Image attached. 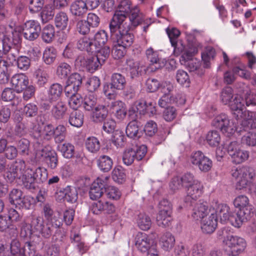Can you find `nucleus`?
Returning <instances> with one entry per match:
<instances>
[{
    "label": "nucleus",
    "mask_w": 256,
    "mask_h": 256,
    "mask_svg": "<svg viewBox=\"0 0 256 256\" xmlns=\"http://www.w3.org/2000/svg\"><path fill=\"white\" fill-rule=\"evenodd\" d=\"M124 19V16L116 14L110 22L109 28L110 40L112 42L127 48L132 44L134 40V34L130 31L136 27Z\"/></svg>",
    "instance_id": "obj_1"
},
{
    "label": "nucleus",
    "mask_w": 256,
    "mask_h": 256,
    "mask_svg": "<svg viewBox=\"0 0 256 256\" xmlns=\"http://www.w3.org/2000/svg\"><path fill=\"white\" fill-rule=\"evenodd\" d=\"M219 237L223 238V242L228 247L230 256H238L242 253L246 246V240L242 238L230 233L228 228H224L218 232Z\"/></svg>",
    "instance_id": "obj_2"
},
{
    "label": "nucleus",
    "mask_w": 256,
    "mask_h": 256,
    "mask_svg": "<svg viewBox=\"0 0 256 256\" xmlns=\"http://www.w3.org/2000/svg\"><path fill=\"white\" fill-rule=\"evenodd\" d=\"M118 10L116 11L112 17L116 14L125 17L124 21L130 22L134 27L137 26L144 20V16L140 12L137 6L134 8L130 0H122L118 6Z\"/></svg>",
    "instance_id": "obj_3"
},
{
    "label": "nucleus",
    "mask_w": 256,
    "mask_h": 256,
    "mask_svg": "<svg viewBox=\"0 0 256 256\" xmlns=\"http://www.w3.org/2000/svg\"><path fill=\"white\" fill-rule=\"evenodd\" d=\"M2 34V52L4 54L6 55V59L0 60V62H4L5 65L12 68L14 64L16 63L18 57L19 56H18V50L15 46H13V44L16 45L19 43L20 39L19 34L16 32L12 33L13 37L14 38H13L12 42L9 37L3 33Z\"/></svg>",
    "instance_id": "obj_4"
},
{
    "label": "nucleus",
    "mask_w": 256,
    "mask_h": 256,
    "mask_svg": "<svg viewBox=\"0 0 256 256\" xmlns=\"http://www.w3.org/2000/svg\"><path fill=\"white\" fill-rule=\"evenodd\" d=\"M255 175V170L252 167L245 166L237 168L232 174L237 178L236 188L242 190L246 188Z\"/></svg>",
    "instance_id": "obj_5"
},
{
    "label": "nucleus",
    "mask_w": 256,
    "mask_h": 256,
    "mask_svg": "<svg viewBox=\"0 0 256 256\" xmlns=\"http://www.w3.org/2000/svg\"><path fill=\"white\" fill-rule=\"evenodd\" d=\"M54 128L52 124H46L44 125L43 132L39 124L32 126L31 136L39 144H42L44 140H50L54 138Z\"/></svg>",
    "instance_id": "obj_6"
},
{
    "label": "nucleus",
    "mask_w": 256,
    "mask_h": 256,
    "mask_svg": "<svg viewBox=\"0 0 256 256\" xmlns=\"http://www.w3.org/2000/svg\"><path fill=\"white\" fill-rule=\"evenodd\" d=\"M22 34L24 38L29 41L37 39L42 30L40 22L36 20H26L22 26Z\"/></svg>",
    "instance_id": "obj_7"
},
{
    "label": "nucleus",
    "mask_w": 256,
    "mask_h": 256,
    "mask_svg": "<svg viewBox=\"0 0 256 256\" xmlns=\"http://www.w3.org/2000/svg\"><path fill=\"white\" fill-rule=\"evenodd\" d=\"M30 226L34 232L40 234L44 238H49L53 232L51 224L44 223L43 218L40 216H32Z\"/></svg>",
    "instance_id": "obj_8"
},
{
    "label": "nucleus",
    "mask_w": 256,
    "mask_h": 256,
    "mask_svg": "<svg viewBox=\"0 0 256 256\" xmlns=\"http://www.w3.org/2000/svg\"><path fill=\"white\" fill-rule=\"evenodd\" d=\"M191 163L203 172H208L212 166V160L201 151L192 152L190 158Z\"/></svg>",
    "instance_id": "obj_9"
},
{
    "label": "nucleus",
    "mask_w": 256,
    "mask_h": 256,
    "mask_svg": "<svg viewBox=\"0 0 256 256\" xmlns=\"http://www.w3.org/2000/svg\"><path fill=\"white\" fill-rule=\"evenodd\" d=\"M245 99L244 100L240 96L236 95L233 100H231L229 106L232 112V114L235 118L240 124L242 120L245 118V113L250 112L249 110H244V108Z\"/></svg>",
    "instance_id": "obj_10"
},
{
    "label": "nucleus",
    "mask_w": 256,
    "mask_h": 256,
    "mask_svg": "<svg viewBox=\"0 0 256 256\" xmlns=\"http://www.w3.org/2000/svg\"><path fill=\"white\" fill-rule=\"evenodd\" d=\"M108 177L98 178L92 184L89 190V196L92 200H97L100 198L104 192V188L106 186V181Z\"/></svg>",
    "instance_id": "obj_11"
},
{
    "label": "nucleus",
    "mask_w": 256,
    "mask_h": 256,
    "mask_svg": "<svg viewBox=\"0 0 256 256\" xmlns=\"http://www.w3.org/2000/svg\"><path fill=\"white\" fill-rule=\"evenodd\" d=\"M245 118L236 128L238 132L256 129V112L250 111L245 113Z\"/></svg>",
    "instance_id": "obj_12"
},
{
    "label": "nucleus",
    "mask_w": 256,
    "mask_h": 256,
    "mask_svg": "<svg viewBox=\"0 0 256 256\" xmlns=\"http://www.w3.org/2000/svg\"><path fill=\"white\" fill-rule=\"evenodd\" d=\"M251 214L250 210H245L244 212L238 210L236 212H232L228 222L234 227L240 228L244 222H246L251 218Z\"/></svg>",
    "instance_id": "obj_13"
},
{
    "label": "nucleus",
    "mask_w": 256,
    "mask_h": 256,
    "mask_svg": "<svg viewBox=\"0 0 256 256\" xmlns=\"http://www.w3.org/2000/svg\"><path fill=\"white\" fill-rule=\"evenodd\" d=\"M90 209L92 212L95 214H111L115 212L114 206L108 201L98 200L92 204Z\"/></svg>",
    "instance_id": "obj_14"
},
{
    "label": "nucleus",
    "mask_w": 256,
    "mask_h": 256,
    "mask_svg": "<svg viewBox=\"0 0 256 256\" xmlns=\"http://www.w3.org/2000/svg\"><path fill=\"white\" fill-rule=\"evenodd\" d=\"M202 186L198 182L186 188L187 195L184 198L186 203H190V205L192 204V203L197 198L202 195Z\"/></svg>",
    "instance_id": "obj_15"
},
{
    "label": "nucleus",
    "mask_w": 256,
    "mask_h": 256,
    "mask_svg": "<svg viewBox=\"0 0 256 256\" xmlns=\"http://www.w3.org/2000/svg\"><path fill=\"white\" fill-rule=\"evenodd\" d=\"M146 55L152 70H156L164 66L165 62L160 58L158 52L154 50L152 48L146 50Z\"/></svg>",
    "instance_id": "obj_16"
},
{
    "label": "nucleus",
    "mask_w": 256,
    "mask_h": 256,
    "mask_svg": "<svg viewBox=\"0 0 256 256\" xmlns=\"http://www.w3.org/2000/svg\"><path fill=\"white\" fill-rule=\"evenodd\" d=\"M41 156L52 170L55 169L58 164V158L56 152L50 147H45L41 151Z\"/></svg>",
    "instance_id": "obj_17"
},
{
    "label": "nucleus",
    "mask_w": 256,
    "mask_h": 256,
    "mask_svg": "<svg viewBox=\"0 0 256 256\" xmlns=\"http://www.w3.org/2000/svg\"><path fill=\"white\" fill-rule=\"evenodd\" d=\"M126 64L129 68L130 78H136L146 72L144 66L140 62L134 61L132 59H128Z\"/></svg>",
    "instance_id": "obj_18"
},
{
    "label": "nucleus",
    "mask_w": 256,
    "mask_h": 256,
    "mask_svg": "<svg viewBox=\"0 0 256 256\" xmlns=\"http://www.w3.org/2000/svg\"><path fill=\"white\" fill-rule=\"evenodd\" d=\"M87 11L88 7L84 0H75L70 6V13L75 18H82Z\"/></svg>",
    "instance_id": "obj_19"
},
{
    "label": "nucleus",
    "mask_w": 256,
    "mask_h": 256,
    "mask_svg": "<svg viewBox=\"0 0 256 256\" xmlns=\"http://www.w3.org/2000/svg\"><path fill=\"white\" fill-rule=\"evenodd\" d=\"M11 84L16 91L21 92L29 84L28 77L24 74H18L13 76L11 78Z\"/></svg>",
    "instance_id": "obj_20"
},
{
    "label": "nucleus",
    "mask_w": 256,
    "mask_h": 256,
    "mask_svg": "<svg viewBox=\"0 0 256 256\" xmlns=\"http://www.w3.org/2000/svg\"><path fill=\"white\" fill-rule=\"evenodd\" d=\"M152 240L144 233H139L136 237L135 245L142 252H146L152 246Z\"/></svg>",
    "instance_id": "obj_21"
},
{
    "label": "nucleus",
    "mask_w": 256,
    "mask_h": 256,
    "mask_svg": "<svg viewBox=\"0 0 256 256\" xmlns=\"http://www.w3.org/2000/svg\"><path fill=\"white\" fill-rule=\"evenodd\" d=\"M217 224L218 220L216 215L214 213L212 214L208 217L202 220L201 228L204 233L211 234L214 231Z\"/></svg>",
    "instance_id": "obj_22"
},
{
    "label": "nucleus",
    "mask_w": 256,
    "mask_h": 256,
    "mask_svg": "<svg viewBox=\"0 0 256 256\" xmlns=\"http://www.w3.org/2000/svg\"><path fill=\"white\" fill-rule=\"evenodd\" d=\"M216 216L219 218L222 223L226 224L228 221V219L232 213L229 206L225 204H216Z\"/></svg>",
    "instance_id": "obj_23"
},
{
    "label": "nucleus",
    "mask_w": 256,
    "mask_h": 256,
    "mask_svg": "<svg viewBox=\"0 0 256 256\" xmlns=\"http://www.w3.org/2000/svg\"><path fill=\"white\" fill-rule=\"evenodd\" d=\"M110 110L114 113L116 117L120 120H123L127 114V110L125 104L120 100L112 102L109 105Z\"/></svg>",
    "instance_id": "obj_24"
},
{
    "label": "nucleus",
    "mask_w": 256,
    "mask_h": 256,
    "mask_svg": "<svg viewBox=\"0 0 256 256\" xmlns=\"http://www.w3.org/2000/svg\"><path fill=\"white\" fill-rule=\"evenodd\" d=\"M62 91L63 86L60 84H53L48 90L46 100L51 104L56 102L60 98Z\"/></svg>",
    "instance_id": "obj_25"
},
{
    "label": "nucleus",
    "mask_w": 256,
    "mask_h": 256,
    "mask_svg": "<svg viewBox=\"0 0 256 256\" xmlns=\"http://www.w3.org/2000/svg\"><path fill=\"white\" fill-rule=\"evenodd\" d=\"M80 62L81 66L85 67L90 72H93L96 70L102 64L96 56L89 58H80L78 60Z\"/></svg>",
    "instance_id": "obj_26"
},
{
    "label": "nucleus",
    "mask_w": 256,
    "mask_h": 256,
    "mask_svg": "<svg viewBox=\"0 0 256 256\" xmlns=\"http://www.w3.org/2000/svg\"><path fill=\"white\" fill-rule=\"evenodd\" d=\"M212 125L220 129L222 132H228L230 129V120L225 114H220L216 116L212 120Z\"/></svg>",
    "instance_id": "obj_27"
},
{
    "label": "nucleus",
    "mask_w": 256,
    "mask_h": 256,
    "mask_svg": "<svg viewBox=\"0 0 256 256\" xmlns=\"http://www.w3.org/2000/svg\"><path fill=\"white\" fill-rule=\"evenodd\" d=\"M48 70V68L42 65L35 70L36 82L40 86H44L48 82L49 78Z\"/></svg>",
    "instance_id": "obj_28"
},
{
    "label": "nucleus",
    "mask_w": 256,
    "mask_h": 256,
    "mask_svg": "<svg viewBox=\"0 0 256 256\" xmlns=\"http://www.w3.org/2000/svg\"><path fill=\"white\" fill-rule=\"evenodd\" d=\"M126 84L125 76L120 73H114L110 76V85L116 90H122Z\"/></svg>",
    "instance_id": "obj_29"
},
{
    "label": "nucleus",
    "mask_w": 256,
    "mask_h": 256,
    "mask_svg": "<svg viewBox=\"0 0 256 256\" xmlns=\"http://www.w3.org/2000/svg\"><path fill=\"white\" fill-rule=\"evenodd\" d=\"M138 121L133 120L128 124L126 132L127 136L131 138L135 139L140 138L142 134L140 130Z\"/></svg>",
    "instance_id": "obj_30"
},
{
    "label": "nucleus",
    "mask_w": 256,
    "mask_h": 256,
    "mask_svg": "<svg viewBox=\"0 0 256 256\" xmlns=\"http://www.w3.org/2000/svg\"><path fill=\"white\" fill-rule=\"evenodd\" d=\"M68 16L66 12L60 11L56 13L54 16V25L57 28L60 30H66L68 25Z\"/></svg>",
    "instance_id": "obj_31"
},
{
    "label": "nucleus",
    "mask_w": 256,
    "mask_h": 256,
    "mask_svg": "<svg viewBox=\"0 0 256 256\" xmlns=\"http://www.w3.org/2000/svg\"><path fill=\"white\" fill-rule=\"evenodd\" d=\"M108 110L104 105H98L93 110L92 118L95 122H100L104 120L108 116Z\"/></svg>",
    "instance_id": "obj_32"
},
{
    "label": "nucleus",
    "mask_w": 256,
    "mask_h": 256,
    "mask_svg": "<svg viewBox=\"0 0 256 256\" xmlns=\"http://www.w3.org/2000/svg\"><path fill=\"white\" fill-rule=\"evenodd\" d=\"M76 46L80 50L86 51L89 53L93 54L96 52L92 39H90L86 36L82 37L78 40Z\"/></svg>",
    "instance_id": "obj_33"
},
{
    "label": "nucleus",
    "mask_w": 256,
    "mask_h": 256,
    "mask_svg": "<svg viewBox=\"0 0 256 256\" xmlns=\"http://www.w3.org/2000/svg\"><path fill=\"white\" fill-rule=\"evenodd\" d=\"M84 115L80 110H74L70 114L68 122L72 126L81 127L84 124Z\"/></svg>",
    "instance_id": "obj_34"
},
{
    "label": "nucleus",
    "mask_w": 256,
    "mask_h": 256,
    "mask_svg": "<svg viewBox=\"0 0 256 256\" xmlns=\"http://www.w3.org/2000/svg\"><path fill=\"white\" fill-rule=\"evenodd\" d=\"M203 67L205 68H209L210 67V61L216 56V50L214 48L209 46L205 48L201 54Z\"/></svg>",
    "instance_id": "obj_35"
},
{
    "label": "nucleus",
    "mask_w": 256,
    "mask_h": 256,
    "mask_svg": "<svg viewBox=\"0 0 256 256\" xmlns=\"http://www.w3.org/2000/svg\"><path fill=\"white\" fill-rule=\"evenodd\" d=\"M66 104L60 101L53 106L51 110L52 115L56 120H61L66 116Z\"/></svg>",
    "instance_id": "obj_36"
},
{
    "label": "nucleus",
    "mask_w": 256,
    "mask_h": 256,
    "mask_svg": "<svg viewBox=\"0 0 256 256\" xmlns=\"http://www.w3.org/2000/svg\"><path fill=\"white\" fill-rule=\"evenodd\" d=\"M22 181L24 186L26 188L30 190H35L36 186V180L32 175V168H28L25 172V174H23Z\"/></svg>",
    "instance_id": "obj_37"
},
{
    "label": "nucleus",
    "mask_w": 256,
    "mask_h": 256,
    "mask_svg": "<svg viewBox=\"0 0 256 256\" xmlns=\"http://www.w3.org/2000/svg\"><path fill=\"white\" fill-rule=\"evenodd\" d=\"M208 212V207L203 203H197L193 208L192 216L195 220H202Z\"/></svg>",
    "instance_id": "obj_38"
},
{
    "label": "nucleus",
    "mask_w": 256,
    "mask_h": 256,
    "mask_svg": "<svg viewBox=\"0 0 256 256\" xmlns=\"http://www.w3.org/2000/svg\"><path fill=\"white\" fill-rule=\"evenodd\" d=\"M175 238L170 232L164 234L160 238V244L162 248L166 250L169 251L174 246Z\"/></svg>",
    "instance_id": "obj_39"
},
{
    "label": "nucleus",
    "mask_w": 256,
    "mask_h": 256,
    "mask_svg": "<svg viewBox=\"0 0 256 256\" xmlns=\"http://www.w3.org/2000/svg\"><path fill=\"white\" fill-rule=\"evenodd\" d=\"M41 38L46 44L51 43L54 39L55 28L52 24L46 26L41 30Z\"/></svg>",
    "instance_id": "obj_40"
},
{
    "label": "nucleus",
    "mask_w": 256,
    "mask_h": 256,
    "mask_svg": "<svg viewBox=\"0 0 256 256\" xmlns=\"http://www.w3.org/2000/svg\"><path fill=\"white\" fill-rule=\"evenodd\" d=\"M108 40V36L104 30L98 32L94 35L92 42L96 48V51L98 48L106 46L105 44Z\"/></svg>",
    "instance_id": "obj_41"
},
{
    "label": "nucleus",
    "mask_w": 256,
    "mask_h": 256,
    "mask_svg": "<svg viewBox=\"0 0 256 256\" xmlns=\"http://www.w3.org/2000/svg\"><path fill=\"white\" fill-rule=\"evenodd\" d=\"M56 56V50L54 47H46L43 52L42 61L46 65H52L54 62Z\"/></svg>",
    "instance_id": "obj_42"
},
{
    "label": "nucleus",
    "mask_w": 256,
    "mask_h": 256,
    "mask_svg": "<svg viewBox=\"0 0 256 256\" xmlns=\"http://www.w3.org/2000/svg\"><path fill=\"white\" fill-rule=\"evenodd\" d=\"M98 166L102 172H109L113 166V161L111 158L108 156H101L97 161Z\"/></svg>",
    "instance_id": "obj_43"
},
{
    "label": "nucleus",
    "mask_w": 256,
    "mask_h": 256,
    "mask_svg": "<svg viewBox=\"0 0 256 256\" xmlns=\"http://www.w3.org/2000/svg\"><path fill=\"white\" fill-rule=\"evenodd\" d=\"M14 120L16 123V134L20 136H24L28 132V129L24 122L22 121V118L20 114H16Z\"/></svg>",
    "instance_id": "obj_44"
},
{
    "label": "nucleus",
    "mask_w": 256,
    "mask_h": 256,
    "mask_svg": "<svg viewBox=\"0 0 256 256\" xmlns=\"http://www.w3.org/2000/svg\"><path fill=\"white\" fill-rule=\"evenodd\" d=\"M138 226L143 230H149L152 226V221L150 217L145 213H140L136 218Z\"/></svg>",
    "instance_id": "obj_45"
},
{
    "label": "nucleus",
    "mask_w": 256,
    "mask_h": 256,
    "mask_svg": "<svg viewBox=\"0 0 256 256\" xmlns=\"http://www.w3.org/2000/svg\"><path fill=\"white\" fill-rule=\"evenodd\" d=\"M172 214L164 212L159 210L156 218L158 225L162 227L168 226L170 224L172 220L171 218Z\"/></svg>",
    "instance_id": "obj_46"
},
{
    "label": "nucleus",
    "mask_w": 256,
    "mask_h": 256,
    "mask_svg": "<svg viewBox=\"0 0 256 256\" xmlns=\"http://www.w3.org/2000/svg\"><path fill=\"white\" fill-rule=\"evenodd\" d=\"M32 172L37 184L43 183L48 178V171L44 168L38 167L35 170L32 168Z\"/></svg>",
    "instance_id": "obj_47"
},
{
    "label": "nucleus",
    "mask_w": 256,
    "mask_h": 256,
    "mask_svg": "<svg viewBox=\"0 0 256 256\" xmlns=\"http://www.w3.org/2000/svg\"><path fill=\"white\" fill-rule=\"evenodd\" d=\"M86 148L92 153L98 152L100 148L99 140L96 137L91 136L86 138L85 142Z\"/></svg>",
    "instance_id": "obj_48"
},
{
    "label": "nucleus",
    "mask_w": 256,
    "mask_h": 256,
    "mask_svg": "<svg viewBox=\"0 0 256 256\" xmlns=\"http://www.w3.org/2000/svg\"><path fill=\"white\" fill-rule=\"evenodd\" d=\"M234 204L236 208H238V210H242L244 212L245 210H250L248 208L249 200L247 196L244 195H240L234 199Z\"/></svg>",
    "instance_id": "obj_49"
},
{
    "label": "nucleus",
    "mask_w": 256,
    "mask_h": 256,
    "mask_svg": "<svg viewBox=\"0 0 256 256\" xmlns=\"http://www.w3.org/2000/svg\"><path fill=\"white\" fill-rule=\"evenodd\" d=\"M65 200L70 204H74L77 201L78 193L76 189L71 186H67L64 188Z\"/></svg>",
    "instance_id": "obj_50"
},
{
    "label": "nucleus",
    "mask_w": 256,
    "mask_h": 256,
    "mask_svg": "<svg viewBox=\"0 0 256 256\" xmlns=\"http://www.w3.org/2000/svg\"><path fill=\"white\" fill-rule=\"evenodd\" d=\"M11 73V68L5 65L4 62H0V84H5L8 82Z\"/></svg>",
    "instance_id": "obj_51"
},
{
    "label": "nucleus",
    "mask_w": 256,
    "mask_h": 256,
    "mask_svg": "<svg viewBox=\"0 0 256 256\" xmlns=\"http://www.w3.org/2000/svg\"><path fill=\"white\" fill-rule=\"evenodd\" d=\"M112 178L114 182L118 183H123L126 178V174L124 168L121 166L115 167L112 172Z\"/></svg>",
    "instance_id": "obj_52"
},
{
    "label": "nucleus",
    "mask_w": 256,
    "mask_h": 256,
    "mask_svg": "<svg viewBox=\"0 0 256 256\" xmlns=\"http://www.w3.org/2000/svg\"><path fill=\"white\" fill-rule=\"evenodd\" d=\"M54 138L56 143L60 144L62 142L66 134V128L65 126L62 124L58 125L54 128Z\"/></svg>",
    "instance_id": "obj_53"
},
{
    "label": "nucleus",
    "mask_w": 256,
    "mask_h": 256,
    "mask_svg": "<svg viewBox=\"0 0 256 256\" xmlns=\"http://www.w3.org/2000/svg\"><path fill=\"white\" fill-rule=\"evenodd\" d=\"M206 140L210 146H217L220 140L218 132L216 130H211L208 132L206 136Z\"/></svg>",
    "instance_id": "obj_54"
},
{
    "label": "nucleus",
    "mask_w": 256,
    "mask_h": 256,
    "mask_svg": "<svg viewBox=\"0 0 256 256\" xmlns=\"http://www.w3.org/2000/svg\"><path fill=\"white\" fill-rule=\"evenodd\" d=\"M62 155L66 158H72L74 154V146L70 143H64L58 146Z\"/></svg>",
    "instance_id": "obj_55"
},
{
    "label": "nucleus",
    "mask_w": 256,
    "mask_h": 256,
    "mask_svg": "<svg viewBox=\"0 0 256 256\" xmlns=\"http://www.w3.org/2000/svg\"><path fill=\"white\" fill-rule=\"evenodd\" d=\"M97 98L92 94L86 95L83 99V106L88 111L93 110L96 106Z\"/></svg>",
    "instance_id": "obj_56"
},
{
    "label": "nucleus",
    "mask_w": 256,
    "mask_h": 256,
    "mask_svg": "<svg viewBox=\"0 0 256 256\" xmlns=\"http://www.w3.org/2000/svg\"><path fill=\"white\" fill-rule=\"evenodd\" d=\"M72 67L66 62H61L57 67L56 74L61 79L66 78L70 73Z\"/></svg>",
    "instance_id": "obj_57"
},
{
    "label": "nucleus",
    "mask_w": 256,
    "mask_h": 256,
    "mask_svg": "<svg viewBox=\"0 0 256 256\" xmlns=\"http://www.w3.org/2000/svg\"><path fill=\"white\" fill-rule=\"evenodd\" d=\"M136 153L134 148H128L124 150L122 155V162L126 166H130L136 160Z\"/></svg>",
    "instance_id": "obj_58"
},
{
    "label": "nucleus",
    "mask_w": 256,
    "mask_h": 256,
    "mask_svg": "<svg viewBox=\"0 0 256 256\" xmlns=\"http://www.w3.org/2000/svg\"><path fill=\"white\" fill-rule=\"evenodd\" d=\"M90 26L86 20H80L76 22V31L81 35L88 34L90 32Z\"/></svg>",
    "instance_id": "obj_59"
},
{
    "label": "nucleus",
    "mask_w": 256,
    "mask_h": 256,
    "mask_svg": "<svg viewBox=\"0 0 256 256\" xmlns=\"http://www.w3.org/2000/svg\"><path fill=\"white\" fill-rule=\"evenodd\" d=\"M104 192L107 197L112 200H118L121 196V192L118 189L114 186H108V181H106V186L104 188Z\"/></svg>",
    "instance_id": "obj_60"
},
{
    "label": "nucleus",
    "mask_w": 256,
    "mask_h": 256,
    "mask_svg": "<svg viewBox=\"0 0 256 256\" xmlns=\"http://www.w3.org/2000/svg\"><path fill=\"white\" fill-rule=\"evenodd\" d=\"M200 62L195 58L192 59L188 64V68L190 72H196L198 75L202 76L204 70L201 68Z\"/></svg>",
    "instance_id": "obj_61"
},
{
    "label": "nucleus",
    "mask_w": 256,
    "mask_h": 256,
    "mask_svg": "<svg viewBox=\"0 0 256 256\" xmlns=\"http://www.w3.org/2000/svg\"><path fill=\"white\" fill-rule=\"evenodd\" d=\"M34 200L30 196H22L16 206L20 208L26 210H30L32 206Z\"/></svg>",
    "instance_id": "obj_62"
},
{
    "label": "nucleus",
    "mask_w": 256,
    "mask_h": 256,
    "mask_svg": "<svg viewBox=\"0 0 256 256\" xmlns=\"http://www.w3.org/2000/svg\"><path fill=\"white\" fill-rule=\"evenodd\" d=\"M249 157V153L246 150H239L234 155L231 156L232 162L236 164L242 163L247 160Z\"/></svg>",
    "instance_id": "obj_63"
},
{
    "label": "nucleus",
    "mask_w": 256,
    "mask_h": 256,
    "mask_svg": "<svg viewBox=\"0 0 256 256\" xmlns=\"http://www.w3.org/2000/svg\"><path fill=\"white\" fill-rule=\"evenodd\" d=\"M36 244L34 242H26L24 246V254L28 256H42L36 250Z\"/></svg>",
    "instance_id": "obj_64"
}]
</instances>
